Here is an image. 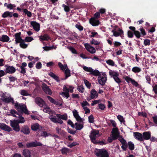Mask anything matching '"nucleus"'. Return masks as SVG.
<instances>
[{
    "label": "nucleus",
    "mask_w": 157,
    "mask_h": 157,
    "mask_svg": "<svg viewBox=\"0 0 157 157\" xmlns=\"http://www.w3.org/2000/svg\"><path fill=\"white\" fill-rule=\"evenodd\" d=\"M13 105L14 108L19 112L24 113L26 114H29V111L25 105L22 103L20 104L17 101Z\"/></svg>",
    "instance_id": "obj_1"
},
{
    "label": "nucleus",
    "mask_w": 157,
    "mask_h": 157,
    "mask_svg": "<svg viewBox=\"0 0 157 157\" xmlns=\"http://www.w3.org/2000/svg\"><path fill=\"white\" fill-rule=\"evenodd\" d=\"M95 155L97 157H109L108 151L105 149H97L95 151Z\"/></svg>",
    "instance_id": "obj_2"
},
{
    "label": "nucleus",
    "mask_w": 157,
    "mask_h": 157,
    "mask_svg": "<svg viewBox=\"0 0 157 157\" xmlns=\"http://www.w3.org/2000/svg\"><path fill=\"white\" fill-rule=\"evenodd\" d=\"M109 75L111 77H113L115 81L117 83L119 84L121 82V80L119 78L118 76L119 74L118 72L113 71H110L109 72Z\"/></svg>",
    "instance_id": "obj_3"
},
{
    "label": "nucleus",
    "mask_w": 157,
    "mask_h": 157,
    "mask_svg": "<svg viewBox=\"0 0 157 157\" xmlns=\"http://www.w3.org/2000/svg\"><path fill=\"white\" fill-rule=\"evenodd\" d=\"M19 123L18 120H14L13 121H11L10 124L11 126L13 128V130L18 132L20 130Z\"/></svg>",
    "instance_id": "obj_4"
},
{
    "label": "nucleus",
    "mask_w": 157,
    "mask_h": 157,
    "mask_svg": "<svg viewBox=\"0 0 157 157\" xmlns=\"http://www.w3.org/2000/svg\"><path fill=\"white\" fill-rule=\"evenodd\" d=\"M98 83L101 86H104L107 80L106 75L105 73H103L98 78Z\"/></svg>",
    "instance_id": "obj_5"
},
{
    "label": "nucleus",
    "mask_w": 157,
    "mask_h": 157,
    "mask_svg": "<svg viewBox=\"0 0 157 157\" xmlns=\"http://www.w3.org/2000/svg\"><path fill=\"white\" fill-rule=\"evenodd\" d=\"M99 134V132L98 130H93L91 131L90 135V137L91 142L94 143L96 141V139L97 137L96 135Z\"/></svg>",
    "instance_id": "obj_6"
},
{
    "label": "nucleus",
    "mask_w": 157,
    "mask_h": 157,
    "mask_svg": "<svg viewBox=\"0 0 157 157\" xmlns=\"http://www.w3.org/2000/svg\"><path fill=\"white\" fill-rule=\"evenodd\" d=\"M26 147L27 148H30L37 146H40L42 145V144L39 142L36 141L35 142H31L27 143L26 144Z\"/></svg>",
    "instance_id": "obj_7"
},
{
    "label": "nucleus",
    "mask_w": 157,
    "mask_h": 157,
    "mask_svg": "<svg viewBox=\"0 0 157 157\" xmlns=\"http://www.w3.org/2000/svg\"><path fill=\"white\" fill-rule=\"evenodd\" d=\"M118 27L117 26H115L114 28L115 29H116ZM116 29H114L112 31V32L113 33V35L114 36L117 37L121 36V35H123L124 32L122 29L119 28L118 30V32L116 31Z\"/></svg>",
    "instance_id": "obj_8"
},
{
    "label": "nucleus",
    "mask_w": 157,
    "mask_h": 157,
    "mask_svg": "<svg viewBox=\"0 0 157 157\" xmlns=\"http://www.w3.org/2000/svg\"><path fill=\"white\" fill-rule=\"evenodd\" d=\"M6 68L5 71L6 73L12 74L14 73L16 71V69L13 66H10L8 65H6L5 66Z\"/></svg>",
    "instance_id": "obj_9"
},
{
    "label": "nucleus",
    "mask_w": 157,
    "mask_h": 157,
    "mask_svg": "<svg viewBox=\"0 0 157 157\" xmlns=\"http://www.w3.org/2000/svg\"><path fill=\"white\" fill-rule=\"evenodd\" d=\"M86 49L91 54H94L96 52V50L94 48L91 46L88 43L84 44Z\"/></svg>",
    "instance_id": "obj_10"
},
{
    "label": "nucleus",
    "mask_w": 157,
    "mask_h": 157,
    "mask_svg": "<svg viewBox=\"0 0 157 157\" xmlns=\"http://www.w3.org/2000/svg\"><path fill=\"white\" fill-rule=\"evenodd\" d=\"M42 90L44 92L47 94L51 95L52 94V92L49 87L45 83L42 84Z\"/></svg>",
    "instance_id": "obj_11"
},
{
    "label": "nucleus",
    "mask_w": 157,
    "mask_h": 157,
    "mask_svg": "<svg viewBox=\"0 0 157 157\" xmlns=\"http://www.w3.org/2000/svg\"><path fill=\"white\" fill-rule=\"evenodd\" d=\"M21 32L16 33L15 35V44H17L23 41L24 40L22 39L21 37Z\"/></svg>",
    "instance_id": "obj_12"
},
{
    "label": "nucleus",
    "mask_w": 157,
    "mask_h": 157,
    "mask_svg": "<svg viewBox=\"0 0 157 157\" xmlns=\"http://www.w3.org/2000/svg\"><path fill=\"white\" fill-rule=\"evenodd\" d=\"M89 22L90 24L94 26H97L100 24L99 20L91 17L89 20Z\"/></svg>",
    "instance_id": "obj_13"
},
{
    "label": "nucleus",
    "mask_w": 157,
    "mask_h": 157,
    "mask_svg": "<svg viewBox=\"0 0 157 157\" xmlns=\"http://www.w3.org/2000/svg\"><path fill=\"white\" fill-rule=\"evenodd\" d=\"M36 103L39 106L42 107L45 104V101L40 97H37L35 99Z\"/></svg>",
    "instance_id": "obj_14"
},
{
    "label": "nucleus",
    "mask_w": 157,
    "mask_h": 157,
    "mask_svg": "<svg viewBox=\"0 0 157 157\" xmlns=\"http://www.w3.org/2000/svg\"><path fill=\"white\" fill-rule=\"evenodd\" d=\"M2 100L5 103H9L11 102L13 105L14 104V101L13 98L11 97H6L4 96L2 97Z\"/></svg>",
    "instance_id": "obj_15"
},
{
    "label": "nucleus",
    "mask_w": 157,
    "mask_h": 157,
    "mask_svg": "<svg viewBox=\"0 0 157 157\" xmlns=\"http://www.w3.org/2000/svg\"><path fill=\"white\" fill-rule=\"evenodd\" d=\"M133 134L134 138L136 140L140 142L143 141V134L139 132H134Z\"/></svg>",
    "instance_id": "obj_16"
},
{
    "label": "nucleus",
    "mask_w": 157,
    "mask_h": 157,
    "mask_svg": "<svg viewBox=\"0 0 157 157\" xmlns=\"http://www.w3.org/2000/svg\"><path fill=\"white\" fill-rule=\"evenodd\" d=\"M31 25L33 26L34 30L38 32L40 30V25L35 21H32L30 22Z\"/></svg>",
    "instance_id": "obj_17"
},
{
    "label": "nucleus",
    "mask_w": 157,
    "mask_h": 157,
    "mask_svg": "<svg viewBox=\"0 0 157 157\" xmlns=\"http://www.w3.org/2000/svg\"><path fill=\"white\" fill-rule=\"evenodd\" d=\"M151 137V133L149 131L144 132L143 133V137L144 140H147L150 139Z\"/></svg>",
    "instance_id": "obj_18"
},
{
    "label": "nucleus",
    "mask_w": 157,
    "mask_h": 157,
    "mask_svg": "<svg viewBox=\"0 0 157 157\" xmlns=\"http://www.w3.org/2000/svg\"><path fill=\"white\" fill-rule=\"evenodd\" d=\"M39 38L40 41H48L49 40H51V38L49 36L48 34L46 33L39 36Z\"/></svg>",
    "instance_id": "obj_19"
},
{
    "label": "nucleus",
    "mask_w": 157,
    "mask_h": 157,
    "mask_svg": "<svg viewBox=\"0 0 157 157\" xmlns=\"http://www.w3.org/2000/svg\"><path fill=\"white\" fill-rule=\"evenodd\" d=\"M22 154L24 157H31L30 151L28 149H25L22 151Z\"/></svg>",
    "instance_id": "obj_20"
},
{
    "label": "nucleus",
    "mask_w": 157,
    "mask_h": 157,
    "mask_svg": "<svg viewBox=\"0 0 157 157\" xmlns=\"http://www.w3.org/2000/svg\"><path fill=\"white\" fill-rule=\"evenodd\" d=\"M98 94L95 90L93 89L90 91V98L93 99L98 97Z\"/></svg>",
    "instance_id": "obj_21"
},
{
    "label": "nucleus",
    "mask_w": 157,
    "mask_h": 157,
    "mask_svg": "<svg viewBox=\"0 0 157 157\" xmlns=\"http://www.w3.org/2000/svg\"><path fill=\"white\" fill-rule=\"evenodd\" d=\"M21 132L24 134H28L30 133L29 128L27 126H24L22 127Z\"/></svg>",
    "instance_id": "obj_22"
},
{
    "label": "nucleus",
    "mask_w": 157,
    "mask_h": 157,
    "mask_svg": "<svg viewBox=\"0 0 157 157\" xmlns=\"http://www.w3.org/2000/svg\"><path fill=\"white\" fill-rule=\"evenodd\" d=\"M10 40V38L7 35H3L0 37V41L2 42H7Z\"/></svg>",
    "instance_id": "obj_23"
},
{
    "label": "nucleus",
    "mask_w": 157,
    "mask_h": 157,
    "mask_svg": "<svg viewBox=\"0 0 157 157\" xmlns=\"http://www.w3.org/2000/svg\"><path fill=\"white\" fill-rule=\"evenodd\" d=\"M1 129L3 130L8 132L11 131L12 130L11 128L10 127L4 123H2Z\"/></svg>",
    "instance_id": "obj_24"
},
{
    "label": "nucleus",
    "mask_w": 157,
    "mask_h": 157,
    "mask_svg": "<svg viewBox=\"0 0 157 157\" xmlns=\"http://www.w3.org/2000/svg\"><path fill=\"white\" fill-rule=\"evenodd\" d=\"M56 130L57 133L63 136H65L67 134L66 132L59 128L58 127H56Z\"/></svg>",
    "instance_id": "obj_25"
},
{
    "label": "nucleus",
    "mask_w": 157,
    "mask_h": 157,
    "mask_svg": "<svg viewBox=\"0 0 157 157\" xmlns=\"http://www.w3.org/2000/svg\"><path fill=\"white\" fill-rule=\"evenodd\" d=\"M48 75L51 77L52 78L56 80L57 82H59L60 80L59 79V78L58 76H57L55 74L52 72H51L48 74Z\"/></svg>",
    "instance_id": "obj_26"
},
{
    "label": "nucleus",
    "mask_w": 157,
    "mask_h": 157,
    "mask_svg": "<svg viewBox=\"0 0 157 157\" xmlns=\"http://www.w3.org/2000/svg\"><path fill=\"white\" fill-rule=\"evenodd\" d=\"M12 12L6 11L3 13L2 15V17L3 18H6L8 17H12Z\"/></svg>",
    "instance_id": "obj_27"
},
{
    "label": "nucleus",
    "mask_w": 157,
    "mask_h": 157,
    "mask_svg": "<svg viewBox=\"0 0 157 157\" xmlns=\"http://www.w3.org/2000/svg\"><path fill=\"white\" fill-rule=\"evenodd\" d=\"M90 74L94 76H98V77L101 75L98 70H94L92 68V69Z\"/></svg>",
    "instance_id": "obj_28"
},
{
    "label": "nucleus",
    "mask_w": 157,
    "mask_h": 157,
    "mask_svg": "<svg viewBox=\"0 0 157 157\" xmlns=\"http://www.w3.org/2000/svg\"><path fill=\"white\" fill-rule=\"evenodd\" d=\"M4 6L6 7L7 9L10 10H12L16 7V6L15 4H12L11 3L8 4L7 3H4Z\"/></svg>",
    "instance_id": "obj_29"
},
{
    "label": "nucleus",
    "mask_w": 157,
    "mask_h": 157,
    "mask_svg": "<svg viewBox=\"0 0 157 157\" xmlns=\"http://www.w3.org/2000/svg\"><path fill=\"white\" fill-rule=\"evenodd\" d=\"M128 145L129 149L131 151H132L134 149L135 145L131 141H129L128 143Z\"/></svg>",
    "instance_id": "obj_30"
},
{
    "label": "nucleus",
    "mask_w": 157,
    "mask_h": 157,
    "mask_svg": "<svg viewBox=\"0 0 157 157\" xmlns=\"http://www.w3.org/2000/svg\"><path fill=\"white\" fill-rule=\"evenodd\" d=\"M75 125L76 126L75 128L77 130H80L83 127V124L78 123H76L75 124Z\"/></svg>",
    "instance_id": "obj_31"
},
{
    "label": "nucleus",
    "mask_w": 157,
    "mask_h": 157,
    "mask_svg": "<svg viewBox=\"0 0 157 157\" xmlns=\"http://www.w3.org/2000/svg\"><path fill=\"white\" fill-rule=\"evenodd\" d=\"M39 128V125L38 123H35L31 126L32 129L34 131H37Z\"/></svg>",
    "instance_id": "obj_32"
},
{
    "label": "nucleus",
    "mask_w": 157,
    "mask_h": 157,
    "mask_svg": "<svg viewBox=\"0 0 157 157\" xmlns=\"http://www.w3.org/2000/svg\"><path fill=\"white\" fill-rule=\"evenodd\" d=\"M38 134L39 136L44 137L48 136L49 135V134L46 131L39 132Z\"/></svg>",
    "instance_id": "obj_33"
},
{
    "label": "nucleus",
    "mask_w": 157,
    "mask_h": 157,
    "mask_svg": "<svg viewBox=\"0 0 157 157\" xmlns=\"http://www.w3.org/2000/svg\"><path fill=\"white\" fill-rule=\"evenodd\" d=\"M141 71V69L138 67H134L132 69V72L135 73H138L140 72Z\"/></svg>",
    "instance_id": "obj_34"
},
{
    "label": "nucleus",
    "mask_w": 157,
    "mask_h": 157,
    "mask_svg": "<svg viewBox=\"0 0 157 157\" xmlns=\"http://www.w3.org/2000/svg\"><path fill=\"white\" fill-rule=\"evenodd\" d=\"M17 118H19V120H18V122L19 123H24L25 122V120L24 119V117L20 114H18L17 116Z\"/></svg>",
    "instance_id": "obj_35"
},
{
    "label": "nucleus",
    "mask_w": 157,
    "mask_h": 157,
    "mask_svg": "<svg viewBox=\"0 0 157 157\" xmlns=\"http://www.w3.org/2000/svg\"><path fill=\"white\" fill-rule=\"evenodd\" d=\"M95 144H100V145H103L106 144L107 143L105 140H103L101 141H96L94 143Z\"/></svg>",
    "instance_id": "obj_36"
},
{
    "label": "nucleus",
    "mask_w": 157,
    "mask_h": 157,
    "mask_svg": "<svg viewBox=\"0 0 157 157\" xmlns=\"http://www.w3.org/2000/svg\"><path fill=\"white\" fill-rule=\"evenodd\" d=\"M100 43L99 41L95 40L93 38H92L90 41V44H94L95 45H99Z\"/></svg>",
    "instance_id": "obj_37"
},
{
    "label": "nucleus",
    "mask_w": 157,
    "mask_h": 157,
    "mask_svg": "<svg viewBox=\"0 0 157 157\" xmlns=\"http://www.w3.org/2000/svg\"><path fill=\"white\" fill-rule=\"evenodd\" d=\"M62 7L63 8L64 11L66 12H68L70 11V7L68 5H66L64 4H63Z\"/></svg>",
    "instance_id": "obj_38"
},
{
    "label": "nucleus",
    "mask_w": 157,
    "mask_h": 157,
    "mask_svg": "<svg viewBox=\"0 0 157 157\" xmlns=\"http://www.w3.org/2000/svg\"><path fill=\"white\" fill-rule=\"evenodd\" d=\"M25 41L23 40V41H21L20 43V46L22 48H26L28 47V44H26L25 43Z\"/></svg>",
    "instance_id": "obj_39"
},
{
    "label": "nucleus",
    "mask_w": 157,
    "mask_h": 157,
    "mask_svg": "<svg viewBox=\"0 0 157 157\" xmlns=\"http://www.w3.org/2000/svg\"><path fill=\"white\" fill-rule=\"evenodd\" d=\"M57 117L59 118H61L63 120H66L67 119V116L64 115H61L60 114H57L56 115Z\"/></svg>",
    "instance_id": "obj_40"
},
{
    "label": "nucleus",
    "mask_w": 157,
    "mask_h": 157,
    "mask_svg": "<svg viewBox=\"0 0 157 157\" xmlns=\"http://www.w3.org/2000/svg\"><path fill=\"white\" fill-rule=\"evenodd\" d=\"M24 13L29 17H31L32 16V13L31 12L28 11V10L26 9H25L23 10Z\"/></svg>",
    "instance_id": "obj_41"
},
{
    "label": "nucleus",
    "mask_w": 157,
    "mask_h": 157,
    "mask_svg": "<svg viewBox=\"0 0 157 157\" xmlns=\"http://www.w3.org/2000/svg\"><path fill=\"white\" fill-rule=\"evenodd\" d=\"M33 40V38L31 36H26L24 40L25 42H30Z\"/></svg>",
    "instance_id": "obj_42"
},
{
    "label": "nucleus",
    "mask_w": 157,
    "mask_h": 157,
    "mask_svg": "<svg viewBox=\"0 0 157 157\" xmlns=\"http://www.w3.org/2000/svg\"><path fill=\"white\" fill-rule=\"evenodd\" d=\"M58 65L59 67L61 69L63 70H65L66 68L67 67V66L66 65L65 66H64L60 62H59L58 63Z\"/></svg>",
    "instance_id": "obj_43"
},
{
    "label": "nucleus",
    "mask_w": 157,
    "mask_h": 157,
    "mask_svg": "<svg viewBox=\"0 0 157 157\" xmlns=\"http://www.w3.org/2000/svg\"><path fill=\"white\" fill-rule=\"evenodd\" d=\"M65 79L71 76L70 70L68 69H67L65 70Z\"/></svg>",
    "instance_id": "obj_44"
},
{
    "label": "nucleus",
    "mask_w": 157,
    "mask_h": 157,
    "mask_svg": "<svg viewBox=\"0 0 157 157\" xmlns=\"http://www.w3.org/2000/svg\"><path fill=\"white\" fill-rule=\"evenodd\" d=\"M21 94L24 96H27L29 95V94L28 93L27 91L25 90H21Z\"/></svg>",
    "instance_id": "obj_45"
},
{
    "label": "nucleus",
    "mask_w": 157,
    "mask_h": 157,
    "mask_svg": "<svg viewBox=\"0 0 157 157\" xmlns=\"http://www.w3.org/2000/svg\"><path fill=\"white\" fill-rule=\"evenodd\" d=\"M61 151L63 154H67L69 151V149L65 147L63 148Z\"/></svg>",
    "instance_id": "obj_46"
},
{
    "label": "nucleus",
    "mask_w": 157,
    "mask_h": 157,
    "mask_svg": "<svg viewBox=\"0 0 157 157\" xmlns=\"http://www.w3.org/2000/svg\"><path fill=\"white\" fill-rule=\"evenodd\" d=\"M134 32L130 30H128L127 32V35L128 37L132 38L134 36Z\"/></svg>",
    "instance_id": "obj_47"
},
{
    "label": "nucleus",
    "mask_w": 157,
    "mask_h": 157,
    "mask_svg": "<svg viewBox=\"0 0 157 157\" xmlns=\"http://www.w3.org/2000/svg\"><path fill=\"white\" fill-rule=\"evenodd\" d=\"M69 50L73 53L74 54H77V52L76 50L73 47H69L68 48Z\"/></svg>",
    "instance_id": "obj_48"
},
{
    "label": "nucleus",
    "mask_w": 157,
    "mask_h": 157,
    "mask_svg": "<svg viewBox=\"0 0 157 157\" xmlns=\"http://www.w3.org/2000/svg\"><path fill=\"white\" fill-rule=\"evenodd\" d=\"M53 117V115H51L50 116V117H49V118L50 119V120L52 121L55 123H57V120H56V117H55V116H54V117Z\"/></svg>",
    "instance_id": "obj_49"
},
{
    "label": "nucleus",
    "mask_w": 157,
    "mask_h": 157,
    "mask_svg": "<svg viewBox=\"0 0 157 157\" xmlns=\"http://www.w3.org/2000/svg\"><path fill=\"white\" fill-rule=\"evenodd\" d=\"M134 34L137 38H140L141 37V34L138 31L136 30L134 33Z\"/></svg>",
    "instance_id": "obj_50"
},
{
    "label": "nucleus",
    "mask_w": 157,
    "mask_h": 157,
    "mask_svg": "<svg viewBox=\"0 0 157 157\" xmlns=\"http://www.w3.org/2000/svg\"><path fill=\"white\" fill-rule=\"evenodd\" d=\"M75 27L80 31L83 30V27L80 24H76L75 25Z\"/></svg>",
    "instance_id": "obj_51"
},
{
    "label": "nucleus",
    "mask_w": 157,
    "mask_h": 157,
    "mask_svg": "<svg viewBox=\"0 0 157 157\" xmlns=\"http://www.w3.org/2000/svg\"><path fill=\"white\" fill-rule=\"evenodd\" d=\"M144 43L145 46H149L150 44L151 41L148 39H145L144 40Z\"/></svg>",
    "instance_id": "obj_52"
},
{
    "label": "nucleus",
    "mask_w": 157,
    "mask_h": 157,
    "mask_svg": "<svg viewBox=\"0 0 157 157\" xmlns=\"http://www.w3.org/2000/svg\"><path fill=\"white\" fill-rule=\"evenodd\" d=\"M84 83L87 87L89 89L91 86V84L87 80L85 79L84 80Z\"/></svg>",
    "instance_id": "obj_53"
},
{
    "label": "nucleus",
    "mask_w": 157,
    "mask_h": 157,
    "mask_svg": "<svg viewBox=\"0 0 157 157\" xmlns=\"http://www.w3.org/2000/svg\"><path fill=\"white\" fill-rule=\"evenodd\" d=\"M100 13L98 12H97L96 13H95L94 15V16L93 17H91V18H93L94 19H98L100 17Z\"/></svg>",
    "instance_id": "obj_54"
},
{
    "label": "nucleus",
    "mask_w": 157,
    "mask_h": 157,
    "mask_svg": "<svg viewBox=\"0 0 157 157\" xmlns=\"http://www.w3.org/2000/svg\"><path fill=\"white\" fill-rule=\"evenodd\" d=\"M106 62L107 64H108L109 65L111 66H114V62L112 60L109 59L106 61Z\"/></svg>",
    "instance_id": "obj_55"
},
{
    "label": "nucleus",
    "mask_w": 157,
    "mask_h": 157,
    "mask_svg": "<svg viewBox=\"0 0 157 157\" xmlns=\"http://www.w3.org/2000/svg\"><path fill=\"white\" fill-rule=\"evenodd\" d=\"M139 30L141 32V34L143 36H144L146 35V32L143 27H140Z\"/></svg>",
    "instance_id": "obj_56"
},
{
    "label": "nucleus",
    "mask_w": 157,
    "mask_h": 157,
    "mask_svg": "<svg viewBox=\"0 0 157 157\" xmlns=\"http://www.w3.org/2000/svg\"><path fill=\"white\" fill-rule=\"evenodd\" d=\"M89 122L90 123H93L94 121V118L93 115H91L88 117Z\"/></svg>",
    "instance_id": "obj_57"
},
{
    "label": "nucleus",
    "mask_w": 157,
    "mask_h": 157,
    "mask_svg": "<svg viewBox=\"0 0 157 157\" xmlns=\"http://www.w3.org/2000/svg\"><path fill=\"white\" fill-rule=\"evenodd\" d=\"M83 69L86 71H87L90 73L92 68L90 67H88L85 66L83 67Z\"/></svg>",
    "instance_id": "obj_58"
},
{
    "label": "nucleus",
    "mask_w": 157,
    "mask_h": 157,
    "mask_svg": "<svg viewBox=\"0 0 157 157\" xmlns=\"http://www.w3.org/2000/svg\"><path fill=\"white\" fill-rule=\"evenodd\" d=\"M117 117V119L121 122H125L124 119L122 116L121 115H118Z\"/></svg>",
    "instance_id": "obj_59"
},
{
    "label": "nucleus",
    "mask_w": 157,
    "mask_h": 157,
    "mask_svg": "<svg viewBox=\"0 0 157 157\" xmlns=\"http://www.w3.org/2000/svg\"><path fill=\"white\" fill-rule=\"evenodd\" d=\"M145 78L146 80V82L148 84H150L151 82V78L149 75H146L145 76Z\"/></svg>",
    "instance_id": "obj_60"
},
{
    "label": "nucleus",
    "mask_w": 157,
    "mask_h": 157,
    "mask_svg": "<svg viewBox=\"0 0 157 157\" xmlns=\"http://www.w3.org/2000/svg\"><path fill=\"white\" fill-rule=\"evenodd\" d=\"M125 80L128 83H129L130 82H131V83H132L133 79L128 76H126L125 78Z\"/></svg>",
    "instance_id": "obj_61"
},
{
    "label": "nucleus",
    "mask_w": 157,
    "mask_h": 157,
    "mask_svg": "<svg viewBox=\"0 0 157 157\" xmlns=\"http://www.w3.org/2000/svg\"><path fill=\"white\" fill-rule=\"evenodd\" d=\"M99 108L101 110H104L105 108V106L104 104L101 103L98 105Z\"/></svg>",
    "instance_id": "obj_62"
},
{
    "label": "nucleus",
    "mask_w": 157,
    "mask_h": 157,
    "mask_svg": "<svg viewBox=\"0 0 157 157\" xmlns=\"http://www.w3.org/2000/svg\"><path fill=\"white\" fill-rule=\"evenodd\" d=\"M118 129L117 128H113L111 132L112 134H117L118 133Z\"/></svg>",
    "instance_id": "obj_63"
},
{
    "label": "nucleus",
    "mask_w": 157,
    "mask_h": 157,
    "mask_svg": "<svg viewBox=\"0 0 157 157\" xmlns=\"http://www.w3.org/2000/svg\"><path fill=\"white\" fill-rule=\"evenodd\" d=\"M43 111L44 112L48 113H49L51 112L50 109L49 107L44 108Z\"/></svg>",
    "instance_id": "obj_64"
}]
</instances>
